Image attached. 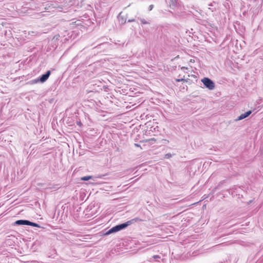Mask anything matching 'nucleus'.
Segmentation results:
<instances>
[{"label":"nucleus","mask_w":263,"mask_h":263,"mask_svg":"<svg viewBox=\"0 0 263 263\" xmlns=\"http://www.w3.org/2000/svg\"><path fill=\"white\" fill-rule=\"evenodd\" d=\"M201 82L204 86L210 90H213L215 88V84L213 81L208 78H204L201 79Z\"/></svg>","instance_id":"7ed1b4c3"},{"label":"nucleus","mask_w":263,"mask_h":263,"mask_svg":"<svg viewBox=\"0 0 263 263\" xmlns=\"http://www.w3.org/2000/svg\"><path fill=\"white\" fill-rule=\"evenodd\" d=\"M139 20H140V21L142 24H149V23L148 22H147L144 18H140Z\"/></svg>","instance_id":"9d476101"},{"label":"nucleus","mask_w":263,"mask_h":263,"mask_svg":"<svg viewBox=\"0 0 263 263\" xmlns=\"http://www.w3.org/2000/svg\"><path fill=\"white\" fill-rule=\"evenodd\" d=\"M51 74V72L50 70H48L45 73L42 74L39 77V80L40 82L44 83L49 78Z\"/></svg>","instance_id":"20e7f679"},{"label":"nucleus","mask_w":263,"mask_h":263,"mask_svg":"<svg viewBox=\"0 0 263 263\" xmlns=\"http://www.w3.org/2000/svg\"><path fill=\"white\" fill-rule=\"evenodd\" d=\"M156 139L155 138H151V139H149L147 140V141H148L150 143H154V142H156Z\"/></svg>","instance_id":"9b49d317"},{"label":"nucleus","mask_w":263,"mask_h":263,"mask_svg":"<svg viewBox=\"0 0 263 263\" xmlns=\"http://www.w3.org/2000/svg\"><path fill=\"white\" fill-rule=\"evenodd\" d=\"M142 221V220L138 217L133 218L130 220L127 221L126 222L121 223V224H118L115 227H113L110 229H109L107 232H106V233L105 234V235H108L111 233L117 232L121 230H124L126 228H127L128 226L133 224V223L138 222V221Z\"/></svg>","instance_id":"f257e3e1"},{"label":"nucleus","mask_w":263,"mask_h":263,"mask_svg":"<svg viewBox=\"0 0 263 263\" xmlns=\"http://www.w3.org/2000/svg\"><path fill=\"white\" fill-rule=\"evenodd\" d=\"M154 8V5H149V7H148V10L149 11H151Z\"/></svg>","instance_id":"2eb2a0df"},{"label":"nucleus","mask_w":263,"mask_h":263,"mask_svg":"<svg viewBox=\"0 0 263 263\" xmlns=\"http://www.w3.org/2000/svg\"><path fill=\"white\" fill-rule=\"evenodd\" d=\"M172 157V154L170 153H167L165 155V158L168 159Z\"/></svg>","instance_id":"f8f14e48"},{"label":"nucleus","mask_w":263,"mask_h":263,"mask_svg":"<svg viewBox=\"0 0 263 263\" xmlns=\"http://www.w3.org/2000/svg\"><path fill=\"white\" fill-rule=\"evenodd\" d=\"M39 82H40V81L39 80V78L34 79V80H32L30 81V83L31 84H35V83H37Z\"/></svg>","instance_id":"1a4fd4ad"},{"label":"nucleus","mask_w":263,"mask_h":263,"mask_svg":"<svg viewBox=\"0 0 263 263\" xmlns=\"http://www.w3.org/2000/svg\"><path fill=\"white\" fill-rule=\"evenodd\" d=\"M60 37L59 34H57L54 36V37L52 39V40H57L59 39V37Z\"/></svg>","instance_id":"ddd939ff"},{"label":"nucleus","mask_w":263,"mask_h":263,"mask_svg":"<svg viewBox=\"0 0 263 263\" xmlns=\"http://www.w3.org/2000/svg\"><path fill=\"white\" fill-rule=\"evenodd\" d=\"M251 113H252L251 110L247 111V112H245L244 114H242L241 115H240L236 120L239 121V120L244 119L246 118L249 116L251 114Z\"/></svg>","instance_id":"39448f33"},{"label":"nucleus","mask_w":263,"mask_h":263,"mask_svg":"<svg viewBox=\"0 0 263 263\" xmlns=\"http://www.w3.org/2000/svg\"><path fill=\"white\" fill-rule=\"evenodd\" d=\"M119 23L121 25L124 24L126 22V19L123 15H122V12H121L117 16Z\"/></svg>","instance_id":"423d86ee"},{"label":"nucleus","mask_w":263,"mask_h":263,"mask_svg":"<svg viewBox=\"0 0 263 263\" xmlns=\"http://www.w3.org/2000/svg\"><path fill=\"white\" fill-rule=\"evenodd\" d=\"M92 178V176H84L81 178V180L83 181H87L89 180L90 178Z\"/></svg>","instance_id":"6e6552de"},{"label":"nucleus","mask_w":263,"mask_h":263,"mask_svg":"<svg viewBox=\"0 0 263 263\" xmlns=\"http://www.w3.org/2000/svg\"><path fill=\"white\" fill-rule=\"evenodd\" d=\"M135 145H136V146H137V147L140 146V145H139V144H135Z\"/></svg>","instance_id":"a211bd4d"},{"label":"nucleus","mask_w":263,"mask_h":263,"mask_svg":"<svg viewBox=\"0 0 263 263\" xmlns=\"http://www.w3.org/2000/svg\"><path fill=\"white\" fill-rule=\"evenodd\" d=\"M170 7L174 8L177 5L178 0H167Z\"/></svg>","instance_id":"0eeeda50"},{"label":"nucleus","mask_w":263,"mask_h":263,"mask_svg":"<svg viewBox=\"0 0 263 263\" xmlns=\"http://www.w3.org/2000/svg\"><path fill=\"white\" fill-rule=\"evenodd\" d=\"M209 6H212V5L211 4L209 5Z\"/></svg>","instance_id":"6ab92c4d"},{"label":"nucleus","mask_w":263,"mask_h":263,"mask_svg":"<svg viewBox=\"0 0 263 263\" xmlns=\"http://www.w3.org/2000/svg\"><path fill=\"white\" fill-rule=\"evenodd\" d=\"M153 258L154 259H158V258H160V257L159 255H154Z\"/></svg>","instance_id":"dca6fc26"},{"label":"nucleus","mask_w":263,"mask_h":263,"mask_svg":"<svg viewBox=\"0 0 263 263\" xmlns=\"http://www.w3.org/2000/svg\"><path fill=\"white\" fill-rule=\"evenodd\" d=\"M14 226H21V225H27L30 226L34 227L40 228L41 227L39 225V224L31 222L28 220H17L13 223Z\"/></svg>","instance_id":"f03ea898"},{"label":"nucleus","mask_w":263,"mask_h":263,"mask_svg":"<svg viewBox=\"0 0 263 263\" xmlns=\"http://www.w3.org/2000/svg\"><path fill=\"white\" fill-rule=\"evenodd\" d=\"M176 81L177 82H184V81H186V80L184 79H176Z\"/></svg>","instance_id":"4468645a"},{"label":"nucleus","mask_w":263,"mask_h":263,"mask_svg":"<svg viewBox=\"0 0 263 263\" xmlns=\"http://www.w3.org/2000/svg\"><path fill=\"white\" fill-rule=\"evenodd\" d=\"M135 21V19H130V20H128L127 22H134Z\"/></svg>","instance_id":"f3484780"}]
</instances>
